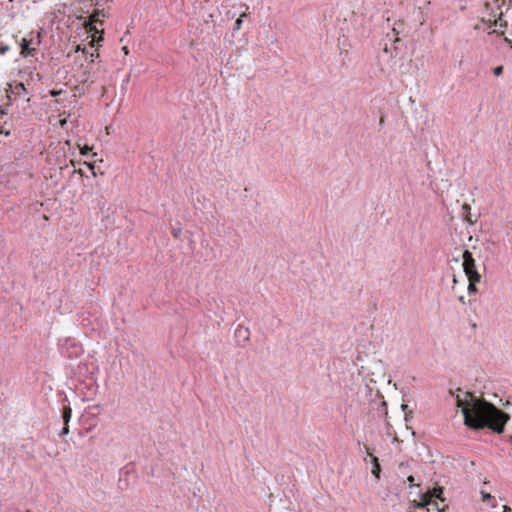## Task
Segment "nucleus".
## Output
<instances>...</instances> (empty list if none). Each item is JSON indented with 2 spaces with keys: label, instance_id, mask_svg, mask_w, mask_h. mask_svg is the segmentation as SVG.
I'll return each instance as SVG.
<instances>
[{
  "label": "nucleus",
  "instance_id": "nucleus-1",
  "mask_svg": "<svg viewBox=\"0 0 512 512\" xmlns=\"http://www.w3.org/2000/svg\"><path fill=\"white\" fill-rule=\"evenodd\" d=\"M457 407L461 408L464 424L472 429L489 428L500 434L510 416L484 399L476 397L471 392L458 390L452 393Z\"/></svg>",
  "mask_w": 512,
  "mask_h": 512
},
{
  "label": "nucleus",
  "instance_id": "nucleus-2",
  "mask_svg": "<svg viewBox=\"0 0 512 512\" xmlns=\"http://www.w3.org/2000/svg\"><path fill=\"white\" fill-rule=\"evenodd\" d=\"M485 11L487 13V17L483 16L481 18V22L486 24L488 28L491 27H499L500 29L507 28V22L503 20V12L499 14L490 7L489 3H485Z\"/></svg>",
  "mask_w": 512,
  "mask_h": 512
},
{
  "label": "nucleus",
  "instance_id": "nucleus-3",
  "mask_svg": "<svg viewBox=\"0 0 512 512\" xmlns=\"http://www.w3.org/2000/svg\"><path fill=\"white\" fill-rule=\"evenodd\" d=\"M462 258V267L467 278H472L474 281H481L482 276L477 270L476 262L472 253L469 250H465Z\"/></svg>",
  "mask_w": 512,
  "mask_h": 512
},
{
  "label": "nucleus",
  "instance_id": "nucleus-4",
  "mask_svg": "<svg viewBox=\"0 0 512 512\" xmlns=\"http://www.w3.org/2000/svg\"><path fill=\"white\" fill-rule=\"evenodd\" d=\"M40 44V32L36 36L31 33L28 37H24L19 42L21 48L20 55L24 58L33 56Z\"/></svg>",
  "mask_w": 512,
  "mask_h": 512
},
{
  "label": "nucleus",
  "instance_id": "nucleus-5",
  "mask_svg": "<svg viewBox=\"0 0 512 512\" xmlns=\"http://www.w3.org/2000/svg\"><path fill=\"white\" fill-rule=\"evenodd\" d=\"M415 507L426 508L427 511L441 512L439 504L435 499H431V496L422 494L419 502L414 501Z\"/></svg>",
  "mask_w": 512,
  "mask_h": 512
},
{
  "label": "nucleus",
  "instance_id": "nucleus-6",
  "mask_svg": "<svg viewBox=\"0 0 512 512\" xmlns=\"http://www.w3.org/2000/svg\"><path fill=\"white\" fill-rule=\"evenodd\" d=\"M368 455L371 456L372 462H373L372 474L376 478H379L381 468H380V465H379V462H378V458L373 456L372 453H370V452H368Z\"/></svg>",
  "mask_w": 512,
  "mask_h": 512
},
{
  "label": "nucleus",
  "instance_id": "nucleus-7",
  "mask_svg": "<svg viewBox=\"0 0 512 512\" xmlns=\"http://www.w3.org/2000/svg\"><path fill=\"white\" fill-rule=\"evenodd\" d=\"M12 93L17 96H22L27 94V90L25 88V85L23 83H17L15 87L12 90Z\"/></svg>",
  "mask_w": 512,
  "mask_h": 512
},
{
  "label": "nucleus",
  "instance_id": "nucleus-8",
  "mask_svg": "<svg viewBox=\"0 0 512 512\" xmlns=\"http://www.w3.org/2000/svg\"><path fill=\"white\" fill-rule=\"evenodd\" d=\"M10 127L11 124H9L7 120L0 122V133L4 134L5 136H9L11 133Z\"/></svg>",
  "mask_w": 512,
  "mask_h": 512
},
{
  "label": "nucleus",
  "instance_id": "nucleus-9",
  "mask_svg": "<svg viewBox=\"0 0 512 512\" xmlns=\"http://www.w3.org/2000/svg\"><path fill=\"white\" fill-rule=\"evenodd\" d=\"M71 416H72V409L69 406L64 407V410H63V420H64V424L66 426L69 423V421L71 419Z\"/></svg>",
  "mask_w": 512,
  "mask_h": 512
},
{
  "label": "nucleus",
  "instance_id": "nucleus-10",
  "mask_svg": "<svg viewBox=\"0 0 512 512\" xmlns=\"http://www.w3.org/2000/svg\"><path fill=\"white\" fill-rule=\"evenodd\" d=\"M468 281H469L468 288H467L468 293L469 294L476 293L478 291L476 284L479 283L480 281H474V280H472V278H468Z\"/></svg>",
  "mask_w": 512,
  "mask_h": 512
},
{
  "label": "nucleus",
  "instance_id": "nucleus-11",
  "mask_svg": "<svg viewBox=\"0 0 512 512\" xmlns=\"http://www.w3.org/2000/svg\"><path fill=\"white\" fill-rule=\"evenodd\" d=\"M427 495L431 496V499L440 498L442 494V488L438 487L435 488L432 492H427Z\"/></svg>",
  "mask_w": 512,
  "mask_h": 512
},
{
  "label": "nucleus",
  "instance_id": "nucleus-12",
  "mask_svg": "<svg viewBox=\"0 0 512 512\" xmlns=\"http://www.w3.org/2000/svg\"><path fill=\"white\" fill-rule=\"evenodd\" d=\"M490 245H496L495 241L491 240V239H487L485 240V242L483 243V246H484V249L486 251H490Z\"/></svg>",
  "mask_w": 512,
  "mask_h": 512
},
{
  "label": "nucleus",
  "instance_id": "nucleus-13",
  "mask_svg": "<svg viewBox=\"0 0 512 512\" xmlns=\"http://www.w3.org/2000/svg\"><path fill=\"white\" fill-rule=\"evenodd\" d=\"M246 16L245 13H243L242 15H240V17L235 21V27L234 29L235 30H239L241 28V24H242V17Z\"/></svg>",
  "mask_w": 512,
  "mask_h": 512
},
{
  "label": "nucleus",
  "instance_id": "nucleus-14",
  "mask_svg": "<svg viewBox=\"0 0 512 512\" xmlns=\"http://www.w3.org/2000/svg\"><path fill=\"white\" fill-rule=\"evenodd\" d=\"M495 76H500L503 73V66H497L493 69Z\"/></svg>",
  "mask_w": 512,
  "mask_h": 512
},
{
  "label": "nucleus",
  "instance_id": "nucleus-15",
  "mask_svg": "<svg viewBox=\"0 0 512 512\" xmlns=\"http://www.w3.org/2000/svg\"><path fill=\"white\" fill-rule=\"evenodd\" d=\"M481 495H482V500H483L484 502H486V501H488V500L492 499V496H491L489 493L482 492V493H481Z\"/></svg>",
  "mask_w": 512,
  "mask_h": 512
},
{
  "label": "nucleus",
  "instance_id": "nucleus-16",
  "mask_svg": "<svg viewBox=\"0 0 512 512\" xmlns=\"http://www.w3.org/2000/svg\"><path fill=\"white\" fill-rule=\"evenodd\" d=\"M68 433H69V427H68V425L66 426V425L64 424V427H63V429H62V431L60 432V434H59V435H60V436H65V435H67Z\"/></svg>",
  "mask_w": 512,
  "mask_h": 512
},
{
  "label": "nucleus",
  "instance_id": "nucleus-17",
  "mask_svg": "<svg viewBox=\"0 0 512 512\" xmlns=\"http://www.w3.org/2000/svg\"><path fill=\"white\" fill-rule=\"evenodd\" d=\"M90 150H91L90 147L84 146V147L81 148V154L82 155H87Z\"/></svg>",
  "mask_w": 512,
  "mask_h": 512
},
{
  "label": "nucleus",
  "instance_id": "nucleus-18",
  "mask_svg": "<svg viewBox=\"0 0 512 512\" xmlns=\"http://www.w3.org/2000/svg\"><path fill=\"white\" fill-rule=\"evenodd\" d=\"M465 220L470 223V224H474L476 220H472L471 218V215H470V212L466 214L465 216Z\"/></svg>",
  "mask_w": 512,
  "mask_h": 512
},
{
  "label": "nucleus",
  "instance_id": "nucleus-19",
  "mask_svg": "<svg viewBox=\"0 0 512 512\" xmlns=\"http://www.w3.org/2000/svg\"><path fill=\"white\" fill-rule=\"evenodd\" d=\"M88 30L89 31H95L96 33L98 32L97 31V28H96V25L92 22V23H89L88 25Z\"/></svg>",
  "mask_w": 512,
  "mask_h": 512
},
{
  "label": "nucleus",
  "instance_id": "nucleus-20",
  "mask_svg": "<svg viewBox=\"0 0 512 512\" xmlns=\"http://www.w3.org/2000/svg\"><path fill=\"white\" fill-rule=\"evenodd\" d=\"M62 93V90H51L50 91V95L55 97V96H58Z\"/></svg>",
  "mask_w": 512,
  "mask_h": 512
},
{
  "label": "nucleus",
  "instance_id": "nucleus-21",
  "mask_svg": "<svg viewBox=\"0 0 512 512\" xmlns=\"http://www.w3.org/2000/svg\"><path fill=\"white\" fill-rule=\"evenodd\" d=\"M7 115V112L5 110H0V122L4 121L5 116Z\"/></svg>",
  "mask_w": 512,
  "mask_h": 512
},
{
  "label": "nucleus",
  "instance_id": "nucleus-22",
  "mask_svg": "<svg viewBox=\"0 0 512 512\" xmlns=\"http://www.w3.org/2000/svg\"><path fill=\"white\" fill-rule=\"evenodd\" d=\"M462 209L463 211H465L466 213H469L470 212V205L467 204V203H464L463 206H462Z\"/></svg>",
  "mask_w": 512,
  "mask_h": 512
},
{
  "label": "nucleus",
  "instance_id": "nucleus-23",
  "mask_svg": "<svg viewBox=\"0 0 512 512\" xmlns=\"http://www.w3.org/2000/svg\"><path fill=\"white\" fill-rule=\"evenodd\" d=\"M407 481L409 482V484L412 486L414 485V477L412 475H410L408 478H407Z\"/></svg>",
  "mask_w": 512,
  "mask_h": 512
},
{
  "label": "nucleus",
  "instance_id": "nucleus-24",
  "mask_svg": "<svg viewBox=\"0 0 512 512\" xmlns=\"http://www.w3.org/2000/svg\"><path fill=\"white\" fill-rule=\"evenodd\" d=\"M90 57H91V61H94V58H98L99 57V53H97V52L96 53H91Z\"/></svg>",
  "mask_w": 512,
  "mask_h": 512
},
{
  "label": "nucleus",
  "instance_id": "nucleus-25",
  "mask_svg": "<svg viewBox=\"0 0 512 512\" xmlns=\"http://www.w3.org/2000/svg\"><path fill=\"white\" fill-rule=\"evenodd\" d=\"M76 51H82L83 53H86V48H85V47H84V48H81V46H80V45H78V46L76 47Z\"/></svg>",
  "mask_w": 512,
  "mask_h": 512
},
{
  "label": "nucleus",
  "instance_id": "nucleus-26",
  "mask_svg": "<svg viewBox=\"0 0 512 512\" xmlns=\"http://www.w3.org/2000/svg\"><path fill=\"white\" fill-rule=\"evenodd\" d=\"M122 51L127 55L129 53V50H128V47L127 46H124L122 48Z\"/></svg>",
  "mask_w": 512,
  "mask_h": 512
},
{
  "label": "nucleus",
  "instance_id": "nucleus-27",
  "mask_svg": "<svg viewBox=\"0 0 512 512\" xmlns=\"http://www.w3.org/2000/svg\"><path fill=\"white\" fill-rule=\"evenodd\" d=\"M179 234H180V231H179V230H174V231H173V235H174L175 237H178V236H179Z\"/></svg>",
  "mask_w": 512,
  "mask_h": 512
},
{
  "label": "nucleus",
  "instance_id": "nucleus-28",
  "mask_svg": "<svg viewBox=\"0 0 512 512\" xmlns=\"http://www.w3.org/2000/svg\"><path fill=\"white\" fill-rule=\"evenodd\" d=\"M502 508H503L504 512L510 511V508L506 505H503Z\"/></svg>",
  "mask_w": 512,
  "mask_h": 512
},
{
  "label": "nucleus",
  "instance_id": "nucleus-29",
  "mask_svg": "<svg viewBox=\"0 0 512 512\" xmlns=\"http://www.w3.org/2000/svg\"><path fill=\"white\" fill-rule=\"evenodd\" d=\"M89 168L93 171L94 170V165L93 164H88Z\"/></svg>",
  "mask_w": 512,
  "mask_h": 512
},
{
  "label": "nucleus",
  "instance_id": "nucleus-30",
  "mask_svg": "<svg viewBox=\"0 0 512 512\" xmlns=\"http://www.w3.org/2000/svg\"><path fill=\"white\" fill-rule=\"evenodd\" d=\"M459 301H460V302H462V303H464V297H463V296H460V297H459Z\"/></svg>",
  "mask_w": 512,
  "mask_h": 512
},
{
  "label": "nucleus",
  "instance_id": "nucleus-31",
  "mask_svg": "<svg viewBox=\"0 0 512 512\" xmlns=\"http://www.w3.org/2000/svg\"><path fill=\"white\" fill-rule=\"evenodd\" d=\"M7 50H8V48H7V47H6V48H2V49H1V52H2V53H4V52H5V51H7Z\"/></svg>",
  "mask_w": 512,
  "mask_h": 512
},
{
  "label": "nucleus",
  "instance_id": "nucleus-32",
  "mask_svg": "<svg viewBox=\"0 0 512 512\" xmlns=\"http://www.w3.org/2000/svg\"><path fill=\"white\" fill-rule=\"evenodd\" d=\"M453 283H454V284H456V283H457V279H456V277H455V276H454V278H453Z\"/></svg>",
  "mask_w": 512,
  "mask_h": 512
},
{
  "label": "nucleus",
  "instance_id": "nucleus-33",
  "mask_svg": "<svg viewBox=\"0 0 512 512\" xmlns=\"http://www.w3.org/2000/svg\"><path fill=\"white\" fill-rule=\"evenodd\" d=\"M102 39H103L102 36H99L97 41H101Z\"/></svg>",
  "mask_w": 512,
  "mask_h": 512
},
{
  "label": "nucleus",
  "instance_id": "nucleus-34",
  "mask_svg": "<svg viewBox=\"0 0 512 512\" xmlns=\"http://www.w3.org/2000/svg\"><path fill=\"white\" fill-rule=\"evenodd\" d=\"M285 512H291V511L287 508Z\"/></svg>",
  "mask_w": 512,
  "mask_h": 512
},
{
  "label": "nucleus",
  "instance_id": "nucleus-35",
  "mask_svg": "<svg viewBox=\"0 0 512 512\" xmlns=\"http://www.w3.org/2000/svg\"><path fill=\"white\" fill-rule=\"evenodd\" d=\"M27 512H30V511H27Z\"/></svg>",
  "mask_w": 512,
  "mask_h": 512
}]
</instances>
